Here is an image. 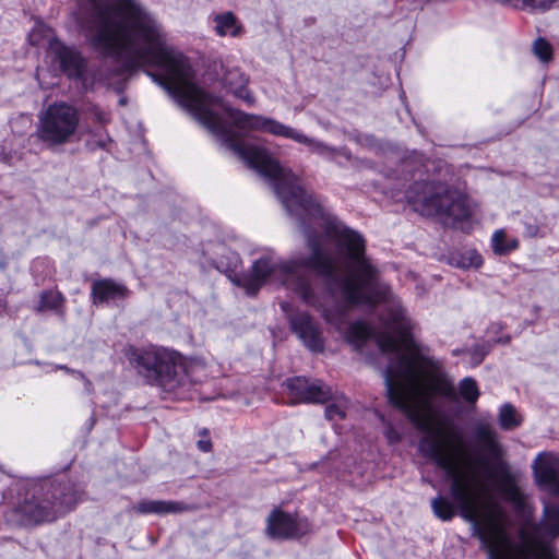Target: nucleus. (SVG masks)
Wrapping results in <instances>:
<instances>
[{
	"label": "nucleus",
	"mask_w": 559,
	"mask_h": 559,
	"mask_svg": "<svg viewBox=\"0 0 559 559\" xmlns=\"http://www.w3.org/2000/svg\"><path fill=\"white\" fill-rule=\"evenodd\" d=\"M88 46L97 53L120 60L123 72L157 67L162 74L146 71L177 103L247 166L266 178L287 213L296 217L309 254L280 259L273 250L253 261L247 273L239 274L238 254L230 252L228 263L217 269L255 295L271 277L295 292L305 304L319 309L311 272L321 276L336 302V320L354 306L385 305L381 321L385 332L377 343H413L414 323L401 300L380 282L379 270L365 254L362 236L341 224L308 197L298 178L272 156L267 148L249 144L250 131L269 133L305 144L311 153L333 159L341 151L309 138L301 131L273 118L247 114L228 107L195 83V72L181 52L168 46L156 16L140 0H90V8L79 19Z\"/></svg>",
	"instance_id": "f257e3e1"
},
{
	"label": "nucleus",
	"mask_w": 559,
	"mask_h": 559,
	"mask_svg": "<svg viewBox=\"0 0 559 559\" xmlns=\"http://www.w3.org/2000/svg\"><path fill=\"white\" fill-rule=\"evenodd\" d=\"M418 449L424 456L431 459L439 468H442L451 478V484H453L454 476L445 467L439 464L438 456H442L445 460L451 461L456 468L457 476L469 484L481 508L485 506H496L495 503L481 499V495L476 488L474 477L471 473V461L461 442L455 441L451 436L439 428H429L427 429L426 435L419 440ZM450 488H452V485H450ZM450 495H452V491H450ZM451 497L453 502L449 501L443 496H438L431 500L433 514L442 521L451 520L455 515V508H457L460 510V514H462L461 507L455 501L454 497ZM461 516L467 521L463 515Z\"/></svg>",
	"instance_id": "f03ea898"
},
{
	"label": "nucleus",
	"mask_w": 559,
	"mask_h": 559,
	"mask_svg": "<svg viewBox=\"0 0 559 559\" xmlns=\"http://www.w3.org/2000/svg\"><path fill=\"white\" fill-rule=\"evenodd\" d=\"M407 200L425 216H447L465 221L474 213L472 200L441 182L415 181L406 191Z\"/></svg>",
	"instance_id": "7ed1b4c3"
},
{
	"label": "nucleus",
	"mask_w": 559,
	"mask_h": 559,
	"mask_svg": "<svg viewBox=\"0 0 559 559\" xmlns=\"http://www.w3.org/2000/svg\"><path fill=\"white\" fill-rule=\"evenodd\" d=\"M76 493L71 484L45 483L27 490L23 501L13 513L22 525L39 524L52 520L55 514L71 509L76 503Z\"/></svg>",
	"instance_id": "20e7f679"
},
{
	"label": "nucleus",
	"mask_w": 559,
	"mask_h": 559,
	"mask_svg": "<svg viewBox=\"0 0 559 559\" xmlns=\"http://www.w3.org/2000/svg\"><path fill=\"white\" fill-rule=\"evenodd\" d=\"M124 356L138 374L150 384L174 391L183 382V376L180 373V356L175 350L157 346L144 348L129 346L124 350Z\"/></svg>",
	"instance_id": "39448f33"
},
{
	"label": "nucleus",
	"mask_w": 559,
	"mask_h": 559,
	"mask_svg": "<svg viewBox=\"0 0 559 559\" xmlns=\"http://www.w3.org/2000/svg\"><path fill=\"white\" fill-rule=\"evenodd\" d=\"M79 126L80 114L74 106L53 103L38 115L33 136L46 148L56 150L74 140Z\"/></svg>",
	"instance_id": "423d86ee"
},
{
	"label": "nucleus",
	"mask_w": 559,
	"mask_h": 559,
	"mask_svg": "<svg viewBox=\"0 0 559 559\" xmlns=\"http://www.w3.org/2000/svg\"><path fill=\"white\" fill-rule=\"evenodd\" d=\"M49 55L56 59L62 72L68 78L79 81L84 90L93 88L100 80L99 75L90 69L86 59L74 47H69L58 39L49 40Z\"/></svg>",
	"instance_id": "0eeeda50"
},
{
	"label": "nucleus",
	"mask_w": 559,
	"mask_h": 559,
	"mask_svg": "<svg viewBox=\"0 0 559 559\" xmlns=\"http://www.w3.org/2000/svg\"><path fill=\"white\" fill-rule=\"evenodd\" d=\"M311 530L309 521L275 508L266 518L265 534L272 539L299 538Z\"/></svg>",
	"instance_id": "6e6552de"
},
{
	"label": "nucleus",
	"mask_w": 559,
	"mask_h": 559,
	"mask_svg": "<svg viewBox=\"0 0 559 559\" xmlns=\"http://www.w3.org/2000/svg\"><path fill=\"white\" fill-rule=\"evenodd\" d=\"M285 386L293 403H325L332 399V389L321 380L296 377L287 379Z\"/></svg>",
	"instance_id": "1a4fd4ad"
},
{
	"label": "nucleus",
	"mask_w": 559,
	"mask_h": 559,
	"mask_svg": "<svg viewBox=\"0 0 559 559\" xmlns=\"http://www.w3.org/2000/svg\"><path fill=\"white\" fill-rule=\"evenodd\" d=\"M290 330L297 338L312 353L324 350V338L320 326L305 311H296L287 316Z\"/></svg>",
	"instance_id": "9d476101"
},
{
	"label": "nucleus",
	"mask_w": 559,
	"mask_h": 559,
	"mask_svg": "<svg viewBox=\"0 0 559 559\" xmlns=\"http://www.w3.org/2000/svg\"><path fill=\"white\" fill-rule=\"evenodd\" d=\"M222 71L221 82L226 92L253 106L255 97L248 90L249 76L235 66L223 64Z\"/></svg>",
	"instance_id": "9b49d317"
},
{
	"label": "nucleus",
	"mask_w": 559,
	"mask_h": 559,
	"mask_svg": "<svg viewBox=\"0 0 559 559\" xmlns=\"http://www.w3.org/2000/svg\"><path fill=\"white\" fill-rule=\"evenodd\" d=\"M473 435L479 450L492 459H499L503 454L499 436L489 420L480 418L473 424Z\"/></svg>",
	"instance_id": "f8f14e48"
},
{
	"label": "nucleus",
	"mask_w": 559,
	"mask_h": 559,
	"mask_svg": "<svg viewBox=\"0 0 559 559\" xmlns=\"http://www.w3.org/2000/svg\"><path fill=\"white\" fill-rule=\"evenodd\" d=\"M534 467L539 483L559 495V460L550 453H543L536 457Z\"/></svg>",
	"instance_id": "ddd939ff"
},
{
	"label": "nucleus",
	"mask_w": 559,
	"mask_h": 559,
	"mask_svg": "<svg viewBox=\"0 0 559 559\" xmlns=\"http://www.w3.org/2000/svg\"><path fill=\"white\" fill-rule=\"evenodd\" d=\"M139 514H178L191 510V508L182 501L174 500H142L131 508Z\"/></svg>",
	"instance_id": "4468645a"
},
{
	"label": "nucleus",
	"mask_w": 559,
	"mask_h": 559,
	"mask_svg": "<svg viewBox=\"0 0 559 559\" xmlns=\"http://www.w3.org/2000/svg\"><path fill=\"white\" fill-rule=\"evenodd\" d=\"M128 295L126 286L110 280L93 283L92 297L94 304L122 299Z\"/></svg>",
	"instance_id": "2eb2a0df"
},
{
	"label": "nucleus",
	"mask_w": 559,
	"mask_h": 559,
	"mask_svg": "<svg viewBox=\"0 0 559 559\" xmlns=\"http://www.w3.org/2000/svg\"><path fill=\"white\" fill-rule=\"evenodd\" d=\"M499 490L507 501H510L518 509L525 508V493L515 483L514 477L508 472H501L499 480Z\"/></svg>",
	"instance_id": "dca6fc26"
},
{
	"label": "nucleus",
	"mask_w": 559,
	"mask_h": 559,
	"mask_svg": "<svg viewBox=\"0 0 559 559\" xmlns=\"http://www.w3.org/2000/svg\"><path fill=\"white\" fill-rule=\"evenodd\" d=\"M215 32L218 36L238 37L242 27L233 12H225L214 16Z\"/></svg>",
	"instance_id": "f3484780"
},
{
	"label": "nucleus",
	"mask_w": 559,
	"mask_h": 559,
	"mask_svg": "<svg viewBox=\"0 0 559 559\" xmlns=\"http://www.w3.org/2000/svg\"><path fill=\"white\" fill-rule=\"evenodd\" d=\"M64 298L59 292H43L39 297L38 306L35 308L37 312L55 311L58 316L63 317Z\"/></svg>",
	"instance_id": "a211bd4d"
},
{
	"label": "nucleus",
	"mask_w": 559,
	"mask_h": 559,
	"mask_svg": "<svg viewBox=\"0 0 559 559\" xmlns=\"http://www.w3.org/2000/svg\"><path fill=\"white\" fill-rule=\"evenodd\" d=\"M498 421L501 429L512 430L521 425L522 418L512 404L506 403L499 409Z\"/></svg>",
	"instance_id": "6ab92c4d"
},
{
	"label": "nucleus",
	"mask_w": 559,
	"mask_h": 559,
	"mask_svg": "<svg viewBox=\"0 0 559 559\" xmlns=\"http://www.w3.org/2000/svg\"><path fill=\"white\" fill-rule=\"evenodd\" d=\"M506 231L503 229L496 230L491 237V247L496 254H508L512 250L516 249L519 241L516 239H506Z\"/></svg>",
	"instance_id": "aec40b11"
},
{
	"label": "nucleus",
	"mask_w": 559,
	"mask_h": 559,
	"mask_svg": "<svg viewBox=\"0 0 559 559\" xmlns=\"http://www.w3.org/2000/svg\"><path fill=\"white\" fill-rule=\"evenodd\" d=\"M371 336V329L361 323L356 322L348 326L346 332V338L349 343H352L355 347H360L361 344L367 341Z\"/></svg>",
	"instance_id": "412c9836"
},
{
	"label": "nucleus",
	"mask_w": 559,
	"mask_h": 559,
	"mask_svg": "<svg viewBox=\"0 0 559 559\" xmlns=\"http://www.w3.org/2000/svg\"><path fill=\"white\" fill-rule=\"evenodd\" d=\"M459 392L461 397L469 405H475L480 395L477 382L471 377L461 380Z\"/></svg>",
	"instance_id": "4be33fe9"
},
{
	"label": "nucleus",
	"mask_w": 559,
	"mask_h": 559,
	"mask_svg": "<svg viewBox=\"0 0 559 559\" xmlns=\"http://www.w3.org/2000/svg\"><path fill=\"white\" fill-rule=\"evenodd\" d=\"M329 401H333L325 408V417L329 420L342 419L345 417V411L347 407V400L344 396H338L337 392L335 394L332 392V399Z\"/></svg>",
	"instance_id": "5701e85b"
},
{
	"label": "nucleus",
	"mask_w": 559,
	"mask_h": 559,
	"mask_svg": "<svg viewBox=\"0 0 559 559\" xmlns=\"http://www.w3.org/2000/svg\"><path fill=\"white\" fill-rule=\"evenodd\" d=\"M533 51L535 56L543 62L549 61L552 57V49L550 44L542 38L534 41Z\"/></svg>",
	"instance_id": "b1692460"
},
{
	"label": "nucleus",
	"mask_w": 559,
	"mask_h": 559,
	"mask_svg": "<svg viewBox=\"0 0 559 559\" xmlns=\"http://www.w3.org/2000/svg\"><path fill=\"white\" fill-rule=\"evenodd\" d=\"M109 142H110L109 136H107V135L106 136H102V135L97 136L96 134H94L92 136V139H90L86 142V146L90 151H96L98 148L106 150Z\"/></svg>",
	"instance_id": "393cba45"
},
{
	"label": "nucleus",
	"mask_w": 559,
	"mask_h": 559,
	"mask_svg": "<svg viewBox=\"0 0 559 559\" xmlns=\"http://www.w3.org/2000/svg\"><path fill=\"white\" fill-rule=\"evenodd\" d=\"M58 368L61 369V370H64L67 372H71V373L75 374L79 379H81L84 382L85 391L87 393L92 392V390H93L92 382L82 372L75 371V370H71L67 366H59Z\"/></svg>",
	"instance_id": "a878e982"
},
{
	"label": "nucleus",
	"mask_w": 559,
	"mask_h": 559,
	"mask_svg": "<svg viewBox=\"0 0 559 559\" xmlns=\"http://www.w3.org/2000/svg\"><path fill=\"white\" fill-rule=\"evenodd\" d=\"M92 118L94 121L105 124L108 121V116L105 111H103L100 108L94 106L92 108Z\"/></svg>",
	"instance_id": "bb28decb"
},
{
	"label": "nucleus",
	"mask_w": 559,
	"mask_h": 559,
	"mask_svg": "<svg viewBox=\"0 0 559 559\" xmlns=\"http://www.w3.org/2000/svg\"><path fill=\"white\" fill-rule=\"evenodd\" d=\"M384 435L391 443L400 440L399 433L394 430L391 424H388Z\"/></svg>",
	"instance_id": "cd10ccee"
},
{
	"label": "nucleus",
	"mask_w": 559,
	"mask_h": 559,
	"mask_svg": "<svg viewBox=\"0 0 559 559\" xmlns=\"http://www.w3.org/2000/svg\"><path fill=\"white\" fill-rule=\"evenodd\" d=\"M469 254H471L469 265H474L476 267L480 266L483 263L481 257L478 255L475 251H471Z\"/></svg>",
	"instance_id": "c85d7f7f"
},
{
	"label": "nucleus",
	"mask_w": 559,
	"mask_h": 559,
	"mask_svg": "<svg viewBox=\"0 0 559 559\" xmlns=\"http://www.w3.org/2000/svg\"><path fill=\"white\" fill-rule=\"evenodd\" d=\"M198 448L202 452H209L212 449V442L209 439L207 440H200V441H198Z\"/></svg>",
	"instance_id": "c756f323"
},
{
	"label": "nucleus",
	"mask_w": 559,
	"mask_h": 559,
	"mask_svg": "<svg viewBox=\"0 0 559 559\" xmlns=\"http://www.w3.org/2000/svg\"><path fill=\"white\" fill-rule=\"evenodd\" d=\"M323 316H324V318H325V320H326L328 322H332V318H331V316L329 314L328 310H325V309L323 310Z\"/></svg>",
	"instance_id": "7c9ffc66"
},
{
	"label": "nucleus",
	"mask_w": 559,
	"mask_h": 559,
	"mask_svg": "<svg viewBox=\"0 0 559 559\" xmlns=\"http://www.w3.org/2000/svg\"><path fill=\"white\" fill-rule=\"evenodd\" d=\"M34 36H35V34H34V33H32V34L29 35V40L32 41V44H36V41L34 40Z\"/></svg>",
	"instance_id": "2f4dec72"
},
{
	"label": "nucleus",
	"mask_w": 559,
	"mask_h": 559,
	"mask_svg": "<svg viewBox=\"0 0 559 559\" xmlns=\"http://www.w3.org/2000/svg\"><path fill=\"white\" fill-rule=\"evenodd\" d=\"M287 308H288V304H286V302L282 304V309L284 311H287Z\"/></svg>",
	"instance_id": "473e14b6"
}]
</instances>
